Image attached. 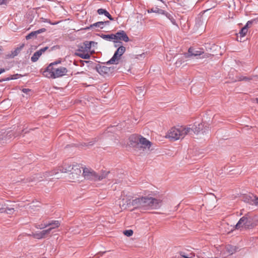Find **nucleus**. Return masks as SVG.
<instances>
[{
  "label": "nucleus",
  "mask_w": 258,
  "mask_h": 258,
  "mask_svg": "<svg viewBox=\"0 0 258 258\" xmlns=\"http://www.w3.org/2000/svg\"><path fill=\"white\" fill-rule=\"evenodd\" d=\"M58 170L61 173H67L68 172H71L73 176H76L77 177L81 173L80 166L79 165L76 164L70 165H64L62 167H59L58 169H55L51 171L46 172L44 174L45 178L49 177V176H53L58 173Z\"/></svg>",
  "instance_id": "obj_1"
},
{
  "label": "nucleus",
  "mask_w": 258,
  "mask_h": 258,
  "mask_svg": "<svg viewBox=\"0 0 258 258\" xmlns=\"http://www.w3.org/2000/svg\"><path fill=\"white\" fill-rule=\"evenodd\" d=\"M68 71L65 67H52L49 65L43 71V75L48 78L55 79L67 75Z\"/></svg>",
  "instance_id": "obj_2"
},
{
  "label": "nucleus",
  "mask_w": 258,
  "mask_h": 258,
  "mask_svg": "<svg viewBox=\"0 0 258 258\" xmlns=\"http://www.w3.org/2000/svg\"><path fill=\"white\" fill-rule=\"evenodd\" d=\"M190 131L189 127H172L168 132L166 137L171 141H176L183 138L186 135L190 133Z\"/></svg>",
  "instance_id": "obj_3"
},
{
  "label": "nucleus",
  "mask_w": 258,
  "mask_h": 258,
  "mask_svg": "<svg viewBox=\"0 0 258 258\" xmlns=\"http://www.w3.org/2000/svg\"><path fill=\"white\" fill-rule=\"evenodd\" d=\"M254 216L251 213H248L241 217L236 225L235 228L237 229H240L242 228H251L255 226L254 222Z\"/></svg>",
  "instance_id": "obj_4"
},
{
  "label": "nucleus",
  "mask_w": 258,
  "mask_h": 258,
  "mask_svg": "<svg viewBox=\"0 0 258 258\" xmlns=\"http://www.w3.org/2000/svg\"><path fill=\"white\" fill-rule=\"evenodd\" d=\"M142 209H156L160 207L161 201L152 197H143Z\"/></svg>",
  "instance_id": "obj_5"
},
{
  "label": "nucleus",
  "mask_w": 258,
  "mask_h": 258,
  "mask_svg": "<svg viewBox=\"0 0 258 258\" xmlns=\"http://www.w3.org/2000/svg\"><path fill=\"white\" fill-rule=\"evenodd\" d=\"M109 172H103L101 174L98 175L92 169L84 168L83 175L85 178L92 180H101L107 177Z\"/></svg>",
  "instance_id": "obj_6"
},
{
  "label": "nucleus",
  "mask_w": 258,
  "mask_h": 258,
  "mask_svg": "<svg viewBox=\"0 0 258 258\" xmlns=\"http://www.w3.org/2000/svg\"><path fill=\"white\" fill-rule=\"evenodd\" d=\"M125 47L120 46L114 52L113 56L107 62V64H115L119 62L121 56L125 52Z\"/></svg>",
  "instance_id": "obj_7"
},
{
  "label": "nucleus",
  "mask_w": 258,
  "mask_h": 258,
  "mask_svg": "<svg viewBox=\"0 0 258 258\" xmlns=\"http://www.w3.org/2000/svg\"><path fill=\"white\" fill-rule=\"evenodd\" d=\"M204 125L201 123L197 125H194L192 128L190 127V133L189 134H191L192 133H194L195 134H198L199 133L204 134L205 133V130H204Z\"/></svg>",
  "instance_id": "obj_8"
},
{
  "label": "nucleus",
  "mask_w": 258,
  "mask_h": 258,
  "mask_svg": "<svg viewBox=\"0 0 258 258\" xmlns=\"http://www.w3.org/2000/svg\"><path fill=\"white\" fill-rule=\"evenodd\" d=\"M48 47L47 46H46L45 47H43L39 50L36 51L33 55L32 56L31 58V60L32 62H36L38 60L39 57L42 55V54L44 52Z\"/></svg>",
  "instance_id": "obj_9"
},
{
  "label": "nucleus",
  "mask_w": 258,
  "mask_h": 258,
  "mask_svg": "<svg viewBox=\"0 0 258 258\" xmlns=\"http://www.w3.org/2000/svg\"><path fill=\"white\" fill-rule=\"evenodd\" d=\"M114 35H116L115 40L118 39L119 40L124 41L125 42H127L129 41L128 37L125 32L123 30L117 32Z\"/></svg>",
  "instance_id": "obj_10"
},
{
  "label": "nucleus",
  "mask_w": 258,
  "mask_h": 258,
  "mask_svg": "<svg viewBox=\"0 0 258 258\" xmlns=\"http://www.w3.org/2000/svg\"><path fill=\"white\" fill-rule=\"evenodd\" d=\"M50 233V229H46L42 230L40 232H36L33 234V236L34 238L36 239H42L44 238L46 235H48Z\"/></svg>",
  "instance_id": "obj_11"
},
{
  "label": "nucleus",
  "mask_w": 258,
  "mask_h": 258,
  "mask_svg": "<svg viewBox=\"0 0 258 258\" xmlns=\"http://www.w3.org/2000/svg\"><path fill=\"white\" fill-rule=\"evenodd\" d=\"M255 196L253 194L245 195L243 196L242 200L245 202L253 205L254 200L255 199Z\"/></svg>",
  "instance_id": "obj_12"
},
{
  "label": "nucleus",
  "mask_w": 258,
  "mask_h": 258,
  "mask_svg": "<svg viewBox=\"0 0 258 258\" xmlns=\"http://www.w3.org/2000/svg\"><path fill=\"white\" fill-rule=\"evenodd\" d=\"M143 200V197L136 198L132 201L131 204L134 208L142 209Z\"/></svg>",
  "instance_id": "obj_13"
},
{
  "label": "nucleus",
  "mask_w": 258,
  "mask_h": 258,
  "mask_svg": "<svg viewBox=\"0 0 258 258\" xmlns=\"http://www.w3.org/2000/svg\"><path fill=\"white\" fill-rule=\"evenodd\" d=\"M138 141V144H141L143 148H148L149 149L151 146V142L144 137H141L139 138Z\"/></svg>",
  "instance_id": "obj_14"
},
{
  "label": "nucleus",
  "mask_w": 258,
  "mask_h": 258,
  "mask_svg": "<svg viewBox=\"0 0 258 258\" xmlns=\"http://www.w3.org/2000/svg\"><path fill=\"white\" fill-rule=\"evenodd\" d=\"M100 37L102 39L107 40V41H113L114 42H115L116 43H119V44L121 43L120 42H118L116 41H115L116 35H115L114 34H108V35L101 34V35H100Z\"/></svg>",
  "instance_id": "obj_15"
},
{
  "label": "nucleus",
  "mask_w": 258,
  "mask_h": 258,
  "mask_svg": "<svg viewBox=\"0 0 258 258\" xmlns=\"http://www.w3.org/2000/svg\"><path fill=\"white\" fill-rule=\"evenodd\" d=\"M46 225L47 227L50 226L48 229H50L51 232L52 229L58 227L60 225V223L57 220H52L47 223Z\"/></svg>",
  "instance_id": "obj_16"
},
{
  "label": "nucleus",
  "mask_w": 258,
  "mask_h": 258,
  "mask_svg": "<svg viewBox=\"0 0 258 258\" xmlns=\"http://www.w3.org/2000/svg\"><path fill=\"white\" fill-rule=\"evenodd\" d=\"M188 52L191 56H200L203 53V51L202 49L196 50L191 47L188 49Z\"/></svg>",
  "instance_id": "obj_17"
},
{
  "label": "nucleus",
  "mask_w": 258,
  "mask_h": 258,
  "mask_svg": "<svg viewBox=\"0 0 258 258\" xmlns=\"http://www.w3.org/2000/svg\"><path fill=\"white\" fill-rule=\"evenodd\" d=\"M98 72L101 75L107 74L110 72V68L106 66H100L97 69Z\"/></svg>",
  "instance_id": "obj_18"
},
{
  "label": "nucleus",
  "mask_w": 258,
  "mask_h": 258,
  "mask_svg": "<svg viewBox=\"0 0 258 258\" xmlns=\"http://www.w3.org/2000/svg\"><path fill=\"white\" fill-rule=\"evenodd\" d=\"M148 13H155L159 14L164 15L166 12L162 9L157 7L152 8L147 10Z\"/></svg>",
  "instance_id": "obj_19"
},
{
  "label": "nucleus",
  "mask_w": 258,
  "mask_h": 258,
  "mask_svg": "<svg viewBox=\"0 0 258 258\" xmlns=\"http://www.w3.org/2000/svg\"><path fill=\"white\" fill-rule=\"evenodd\" d=\"M97 13L99 15H104L106 17H107L110 20H113V18L111 17L110 14L105 9H99L97 10Z\"/></svg>",
  "instance_id": "obj_20"
},
{
  "label": "nucleus",
  "mask_w": 258,
  "mask_h": 258,
  "mask_svg": "<svg viewBox=\"0 0 258 258\" xmlns=\"http://www.w3.org/2000/svg\"><path fill=\"white\" fill-rule=\"evenodd\" d=\"M94 27H98L101 29H103V22L100 21L96 23H95L93 24L90 25L89 27H86L85 29L89 30L90 29L94 28Z\"/></svg>",
  "instance_id": "obj_21"
},
{
  "label": "nucleus",
  "mask_w": 258,
  "mask_h": 258,
  "mask_svg": "<svg viewBox=\"0 0 258 258\" xmlns=\"http://www.w3.org/2000/svg\"><path fill=\"white\" fill-rule=\"evenodd\" d=\"M75 55L83 59H89L91 54L89 52H75Z\"/></svg>",
  "instance_id": "obj_22"
},
{
  "label": "nucleus",
  "mask_w": 258,
  "mask_h": 258,
  "mask_svg": "<svg viewBox=\"0 0 258 258\" xmlns=\"http://www.w3.org/2000/svg\"><path fill=\"white\" fill-rule=\"evenodd\" d=\"M24 44H22L20 46L17 47L14 51H12V55L13 57L17 56L24 47Z\"/></svg>",
  "instance_id": "obj_23"
},
{
  "label": "nucleus",
  "mask_w": 258,
  "mask_h": 258,
  "mask_svg": "<svg viewBox=\"0 0 258 258\" xmlns=\"http://www.w3.org/2000/svg\"><path fill=\"white\" fill-rule=\"evenodd\" d=\"M20 77H21V75L18 74H16L13 75H11L10 77L6 78L4 79H3L4 81H8L11 80H15L19 78Z\"/></svg>",
  "instance_id": "obj_24"
},
{
  "label": "nucleus",
  "mask_w": 258,
  "mask_h": 258,
  "mask_svg": "<svg viewBox=\"0 0 258 258\" xmlns=\"http://www.w3.org/2000/svg\"><path fill=\"white\" fill-rule=\"evenodd\" d=\"M164 15H165L168 19L170 20L173 25L177 26L175 20L173 18L170 14L166 12Z\"/></svg>",
  "instance_id": "obj_25"
},
{
  "label": "nucleus",
  "mask_w": 258,
  "mask_h": 258,
  "mask_svg": "<svg viewBox=\"0 0 258 258\" xmlns=\"http://www.w3.org/2000/svg\"><path fill=\"white\" fill-rule=\"evenodd\" d=\"M75 52H89L86 48L85 46L83 44L78 46V49L76 50Z\"/></svg>",
  "instance_id": "obj_26"
},
{
  "label": "nucleus",
  "mask_w": 258,
  "mask_h": 258,
  "mask_svg": "<svg viewBox=\"0 0 258 258\" xmlns=\"http://www.w3.org/2000/svg\"><path fill=\"white\" fill-rule=\"evenodd\" d=\"M92 44H97L96 42L94 41H86L83 43L84 46H85L86 48L89 52L91 48L92 47Z\"/></svg>",
  "instance_id": "obj_27"
},
{
  "label": "nucleus",
  "mask_w": 258,
  "mask_h": 258,
  "mask_svg": "<svg viewBox=\"0 0 258 258\" xmlns=\"http://www.w3.org/2000/svg\"><path fill=\"white\" fill-rule=\"evenodd\" d=\"M248 31V29L247 28V26H245L243 27L240 31L239 34L240 35V37H244L245 34L247 33Z\"/></svg>",
  "instance_id": "obj_28"
},
{
  "label": "nucleus",
  "mask_w": 258,
  "mask_h": 258,
  "mask_svg": "<svg viewBox=\"0 0 258 258\" xmlns=\"http://www.w3.org/2000/svg\"><path fill=\"white\" fill-rule=\"evenodd\" d=\"M37 34H36V31H33V32H31V33H30L28 35H27L26 36V39L27 40H28V39H31L32 38L34 37H36V35Z\"/></svg>",
  "instance_id": "obj_29"
},
{
  "label": "nucleus",
  "mask_w": 258,
  "mask_h": 258,
  "mask_svg": "<svg viewBox=\"0 0 258 258\" xmlns=\"http://www.w3.org/2000/svg\"><path fill=\"white\" fill-rule=\"evenodd\" d=\"M15 212L13 207H10L8 209L5 210V213L7 214H13Z\"/></svg>",
  "instance_id": "obj_30"
},
{
  "label": "nucleus",
  "mask_w": 258,
  "mask_h": 258,
  "mask_svg": "<svg viewBox=\"0 0 258 258\" xmlns=\"http://www.w3.org/2000/svg\"><path fill=\"white\" fill-rule=\"evenodd\" d=\"M42 177L40 176V175H36L33 178V179L29 180V182L33 181H41L43 180Z\"/></svg>",
  "instance_id": "obj_31"
},
{
  "label": "nucleus",
  "mask_w": 258,
  "mask_h": 258,
  "mask_svg": "<svg viewBox=\"0 0 258 258\" xmlns=\"http://www.w3.org/2000/svg\"><path fill=\"white\" fill-rule=\"evenodd\" d=\"M123 233L127 236H131L133 234V231L132 230H126L124 231Z\"/></svg>",
  "instance_id": "obj_32"
},
{
  "label": "nucleus",
  "mask_w": 258,
  "mask_h": 258,
  "mask_svg": "<svg viewBox=\"0 0 258 258\" xmlns=\"http://www.w3.org/2000/svg\"><path fill=\"white\" fill-rule=\"evenodd\" d=\"M35 227L37 229H43L44 228L47 227V225H46V223L43 224H36L35 225Z\"/></svg>",
  "instance_id": "obj_33"
},
{
  "label": "nucleus",
  "mask_w": 258,
  "mask_h": 258,
  "mask_svg": "<svg viewBox=\"0 0 258 258\" xmlns=\"http://www.w3.org/2000/svg\"><path fill=\"white\" fill-rule=\"evenodd\" d=\"M202 58H208L210 57L212 55L211 54L208 53H204L203 52V53L202 54Z\"/></svg>",
  "instance_id": "obj_34"
},
{
  "label": "nucleus",
  "mask_w": 258,
  "mask_h": 258,
  "mask_svg": "<svg viewBox=\"0 0 258 258\" xmlns=\"http://www.w3.org/2000/svg\"><path fill=\"white\" fill-rule=\"evenodd\" d=\"M61 62L60 60H57L54 62L51 63L49 65H52V67H55L54 66L57 64H59Z\"/></svg>",
  "instance_id": "obj_35"
},
{
  "label": "nucleus",
  "mask_w": 258,
  "mask_h": 258,
  "mask_svg": "<svg viewBox=\"0 0 258 258\" xmlns=\"http://www.w3.org/2000/svg\"><path fill=\"white\" fill-rule=\"evenodd\" d=\"M46 29L45 28H42L40 29H39L38 30L35 31L37 34H40L42 32H43L45 31Z\"/></svg>",
  "instance_id": "obj_36"
},
{
  "label": "nucleus",
  "mask_w": 258,
  "mask_h": 258,
  "mask_svg": "<svg viewBox=\"0 0 258 258\" xmlns=\"http://www.w3.org/2000/svg\"><path fill=\"white\" fill-rule=\"evenodd\" d=\"M9 0H0V5H6Z\"/></svg>",
  "instance_id": "obj_37"
},
{
  "label": "nucleus",
  "mask_w": 258,
  "mask_h": 258,
  "mask_svg": "<svg viewBox=\"0 0 258 258\" xmlns=\"http://www.w3.org/2000/svg\"><path fill=\"white\" fill-rule=\"evenodd\" d=\"M8 201L7 202V203H5L4 204H2L3 206H4V208L5 210H7L8 209L10 206H9V205L8 204Z\"/></svg>",
  "instance_id": "obj_38"
},
{
  "label": "nucleus",
  "mask_w": 258,
  "mask_h": 258,
  "mask_svg": "<svg viewBox=\"0 0 258 258\" xmlns=\"http://www.w3.org/2000/svg\"><path fill=\"white\" fill-rule=\"evenodd\" d=\"M31 90L29 89L24 88L22 89V92L24 93L27 94L29 92H30Z\"/></svg>",
  "instance_id": "obj_39"
},
{
  "label": "nucleus",
  "mask_w": 258,
  "mask_h": 258,
  "mask_svg": "<svg viewBox=\"0 0 258 258\" xmlns=\"http://www.w3.org/2000/svg\"><path fill=\"white\" fill-rule=\"evenodd\" d=\"M95 142V141H93V142H90L88 143H85V145L87 146H92V145H93L94 144Z\"/></svg>",
  "instance_id": "obj_40"
},
{
  "label": "nucleus",
  "mask_w": 258,
  "mask_h": 258,
  "mask_svg": "<svg viewBox=\"0 0 258 258\" xmlns=\"http://www.w3.org/2000/svg\"><path fill=\"white\" fill-rule=\"evenodd\" d=\"M254 204L253 205H255V206H257L258 207V198L255 197V199L254 200Z\"/></svg>",
  "instance_id": "obj_41"
},
{
  "label": "nucleus",
  "mask_w": 258,
  "mask_h": 258,
  "mask_svg": "<svg viewBox=\"0 0 258 258\" xmlns=\"http://www.w3.org/2000/svg\"><path fill=\"white\" fill-rule=\"evenodd\" d=\"M182 63V61L180 60H178L175 62L176 66H179Z\"/></svg>",
  "instance_id": "obj_42"
},
{
  "label": "nucleus",
  "mask_w": 258,
  "mask_h": 258,
  "mask_svg": "<svg viewBox=\"0 0 258 258\" xmlns=\"http://www.w3.org/2000/svg\"><path fill=\"white\" fill-rule=\"evenodd\" d=\"M5 213V209L4 208V206L2 205L1 207H0V213Z\"/></svg>",
  "instance_id": "obj_43"
},
{
  "label": "nucleus",
  "mask_w": 258,
  "mask_h": 258,
  "mask_svg": "<svg viewBox=\"0 0 258 258\" xmlns=\"http://www.w3.org/2000/svg\"><path fill=\"white\" fill-rule=\"evenodd\" d=\"M110 23V22L108 21H104L103 22V27L106 25H109Z\"/></svg>",
  "instance_id": "obj_44"
},
{
  "label": "nucleus",
  "mask_w": 258,
  "mask_h": 258,
  "mask_svg": "<svg viewBox=\"0 0 258 258\" xmlns=\"http://www.w3.org/2000/svg\"><path fill=\"white\" fill-rule=\"evenodd\" d=\"M45 22H47V23H49V24H50L51 25H55V24H58V22H55V23H51L50 21L49 20H46Z\"/></svg>",
  "instance_id": "obj_45"
},
{
  "label": "nucleus",
  "mask_w": 258,
  "mask_h": 258,
  "mask_svg": "<svg viewBox=\"0 0 258 258\" xmlns=\"http://www.w3.org/2000/svg\"><path fill=\"white\" fill-rule=\"evenodd\" d=\"M252 21H248L247 22L246 24L245 25V26H247V28H248V25H250H250L252 24Z\"/></svg>",
  "instance_id": "obj_46"
},
{
  "label": "nucleus",
  "mask_w": 258,
  "mask_h": 258,
  "mask_svg": "<svg viewBox=\"0 0 258 258\" xmlns=\"http://www.w3.org/2000/svg\"><path fill=\"white\" fill-rule=\"evenodd\" d=\"M12 135H13V133H12V132H9V133H8V134L7 135V137H8V136H9V137H11Z\"/></svg>",
  "instance_id": "obj_47"
},
{
  "label": "nucleus",
  "mask_w": 258,
  "mask_h": 258,
  "mask_svg": "<svg viewBox=\"0 0 258 258\" xmlns=\"http://www.w3.org/2000/svg\"><path fill=\"white\" fill-rule=\"evenodd\" d=\"M242 79H244V81H248L250 79L246 77H242Z\"/></svg>",
  "instance_id": "obj_48"
},
{
  "label": "nucleus",
  "mask_w": 258,
  "mask_h": 258,
  "mask_svg": "<svg viewBox=\"0 0 258 258\" xmlns=\"http://www.w3.org/2000/svg\"><path fill=\"white\" fill-rule=\"evenodd\" d=\"M5 72V70L4 69H0V74Z\"/></svg>",
  "instance_id": "obj_49"
},
{
  "label": "nucleus",
  "mask_w": 258,
  "mask_h": 258,
  "mask_svg": "<svg viewBox=\"0 0 258 258\" xmlns=\"http://www.w3.org/2000/svg\"><path fill=\"white\" fill-rule=\"evenodd\" d=\"M81 62H82L83 64L84 62L88 63L89 61H86V60H81Z\"/></svg>",
  "instance_id": "obj_50"
},
{
  "label": "nucleus",
  "mask_w": 258,
  "mask_h": 258,
  "mask_svg": "<svg viewBox=\"0 0 258 258\" xmlns=\"http://www.w3.org/2000/svg\"><path fill=\"white\" fill-rule=\"evenodd\" d=\"M242 77H243V76L240 77L239 78L238 80H239V81H244V79H242Z\"/></svg>",
  "instance_id": "obj_51"
},
{
  "label": "nucleus",
  "mask_w": 258,
  "mask_h": 258,
  "mask_svg": "<svg viewBox=\"0 0 258 258\" xmlns=\"http://www.w3.org/2000/svg\"><path fill=\"white\" fill-rule=\"evenodd\" d=\"M3 51V47L2 46H0V54L2 53Z\"/></svg>",
  "instance_id": "obj_52"
},
{
  "label": "nucleus",
  "mask_w": 258,
  "mask_h": 258,
  "mask_svg": "<svg viewBox=\"0 0 258 258\" xmlns=\"http://www.w3.org/2000/svg\"><path fill=\"white\" fill-rule=\"evenodd\" d=\"M119 46V44H115V45H114V46H115V47H117V46Z\"/></svg>",
  "instance_id": "obj_53"
},
{
  "label": "nucleus",
  "mask_w": 258,
  "mask_h": 258,
  "mask_svg": "<svg viewBox=\"0 0 258 258\" xmlns=\"http://www.w3.org/2000/svg\"><path fill=\"white\" fill-rule=\"evenodd\" d=\"M97 44H92V46H95Z\"/></svg>",
  "instance_id": "obj_54"
},
{
  "label": "nucleus",
  "mask_w": 258,
  "mask_h": 258,
  "mask_svg": "<svg viewBox=\"0 0 258 258\" xmlns=\"http://www.w3.org/2000/svg\"><path fill=\"white\" fill-rule=\"evenodd\" d=\"M256 101L257 103H258V98L256 99Z\"/></svg>",
  "instance_id": "obj_55"
}]
</instances>
